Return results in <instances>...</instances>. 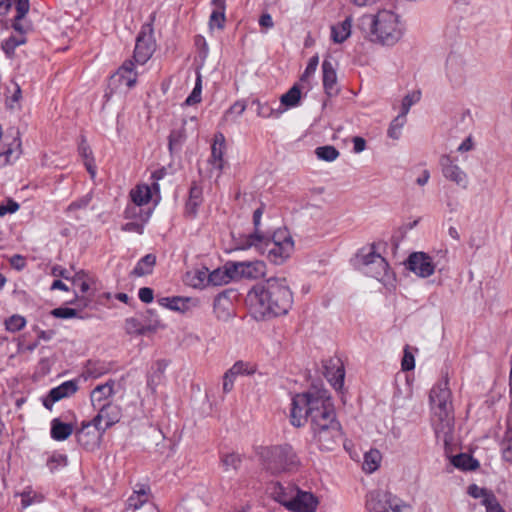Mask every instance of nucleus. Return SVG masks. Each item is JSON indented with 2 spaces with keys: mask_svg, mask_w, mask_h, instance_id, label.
Listing matches in <instances>:
<instances>
[{
  "mask_svg": "<svg viewBox=\"0 0 512 512\" xmlns=\"http://www.w3.org/2000/svg\"><path fill=\"white\" fill-rule=\"evenodd\" d=\"M113 380H109L104 384L97 385L90 393V401L94 408L102 406V402L108 400L114 394Z\"/></svg>",
  "mask_w": 512,
  "mask_h": 512,
  "instance_id": "nucleus-23",
  "label": "nucleus"
},
{
  "mask_svg": "<svg viewBox=\"0 0 512 512\" xmlns=\"http://www.w3.org/2000/svg\"><path fill=\"white\" fill-rule=\"evenodd\" d=\"M235 377L230 375L229 372H225L223 376V391L224 393H229L234 386Z\"/></svg>",
  "mask_w": 512,
  "mask_h": 512,
  "instance_id": "nucleus-64",
  "label": "nucleus"
},
{
  "mask_svg": "<svg viewBox=\"0 0 512 512\" xmlns=\"http://www.w3.org/2000/svg\"><path fill=\"white\" fill-rule=\"evenodd\" d=\"M72 284L84 295L87 294L94 283V280L84 271H79L71 278Z\"/></svg>",
  "mask_w": 512,
  "mask_h": 512,
  "instance_id": "nucleus-38",
  "label": "nucleus"
},
{
  "mask_svg": "<svg viewBox=\"0 0 512 512\" xmlns=\"http://www.w3.org/2000/svg\"><path fill=\"white\" fill-rule=\"evenodd\" d=\"M431 422L438 438L447 442L454 429V409L448 381L435 384L429 394Z\"/></svg>",
  "mask_w": 512,
  "mask_h": 512,
  "instance_id": "nucleus-4",
  "label": "nucleus"
},
{
  "mask_svg": "<svg viewBox=\"0 0 512 512\" xmlns=\"http://www.w3.org/2000/svg\"><path fill=\"white\" fill-rule=\"evenodd\" d=\"M226 151V140L222 133H217L214 137L213 144L211 146V157H210V164L212 165V168L215 169L218 173V175L221 174L224 165V154Z\"/></svg>",
  "mask_w": 512,
  "mask_h": 512,
  "instance_id": "nucleus-18",
  "label": "nucleus"
},
{
  "mask_svg": "<svg viewBox=\"0 0 512 512\" xmlns=\"http://www.w3.org/2000/svg\"><path fill=\"white\" fill-rule=\"evenodd\" d=\"M352 18L347 17L341 23L331 27V38L334 43H343L351 35Z\"/></svg>",
  "mask_w": 512,
  "mask_h": 512,
  "instance_id": "nucleus-27",
  "label": "nucleus"
},
{
  "mask_svg": "<svg viewBox=\"0 0 512 512\" xmlns=\"http://www.w3.org/2000/svg\"><path fill=\"white\" fill-rule=\"evenodd\" d=\"M247 302L257 320L286 315L293 305V293L284 277H271L255 285Z\"/></svg>",
  "mask_w": 512,
  "mask_h": 512,
  "instance_id": "nucleus-2",
  "label": "nucleus"
},
{
  "mask_svg": "<svg viewBox=\"0 0 512 512\" xmlns=\"http://www.w3.org/2000/svg\"><path fill=\"white\" fill-rule=\"evenodd\" d=\"M167 174V171L165 168H160L158 170H155L152 175H151V178L153 179V183H152V186L153 188L158 191L159 190V184H158V181L163 179Z\"/></svg>",
  "mask_w": 512,
  "mask_h": 512,
  "instance_id": "nucleus-63",
  "label": "nucleus"
},
{
  "mask_svg": "<svg viewBox=\"0 0 512 512\" xmlns=\"http://www.w3.org/2000/svg\"><path fill=\"white\" fill-rule=\"evenodd\" d=\"M149 499V488L141 487L136 490L127 500V506L130 509H140Z\"/></svg>",
  "mask_w": 512,
  "mask_h": 512,
  "instance_id": "nucleus-36",
  "label": "nucleus"
},
{
  "mask_svg": "<svg viewBox=\"0 0 512 512\" xmlns=\"http://www.w3.org/2000/svg\"><path fill=\"white\" fill-rule=\"evenodd\" d=\"M209 272L207 268L196 270L193 274L192 286L205 287L208 284Z\"/></svg>",
  "mask_w": 512,
  "mask_h": 512,
  "instance_id": "nucleus-53",
  "label": "nucleus"
},
{
  "mask_svg": "<svg viewBox=\"0 0 512 512\" xmlns=\"http://www.w3.org/2000/svg\"><path fill=\"white\" fill-rule=\"evenodd\" d=\"M142 325L143 323L139 321L137 318H127L125 320V331L129 335L141 336L143 335Z\"/></svg>",
  "mask_w": 512,
  "mask_h": 512,
  "instance_id": "nucleus-52",
  "label": "nucleus"
},
{
  "mask_svg": "<svg viewBox=\"0 0 512 512\" xmlns=\"http://www.w3.org/2000/svg\"><path fill=\"white\" fill-rule=\"evenodd\" d=\"M90 200H91V197L89 195H85L82 198L72 202L68 206L67 211L68 212H74V211L79 210V209H85L89 205Z\"/></svg>",
  "mask_w": 512,
  "mask_h": 512,
  "instance_id": "nucleus-59",
  "label": "nucleus"
},
{
  "mask_svg": "<svg viewBox=\"0 0 512 512\" xmlns=\"http://www.w3.org/2000/svg\"><path fill=\"white\" fill-rule=\"evenodd\" d=\"M256 454L262 468L271 475L294 472L301 465L296 452L288 444L260 446Z\"/></svg>",
  "mask_w": 512,
  "mask_h": 512,
  "instance_id": "nucleus-6",
  "label": "nucleus"
},
{
  "mask_svg": "<svg viewBox=\"0 0 512 512\" xmlns=\"http://www.w3.org/2000/svg\"><path fill=\"white\" fill-rule=\"evenodd\" d=\"M74 432V426L71 423H64L55 418L51 421V437L56 441L68 439Z\"/></svg>",
  "mask_w": 512,
  "mask_h": 512,
  "instance_id": "nucleus-26",
  "label": "nucleus"
},
{
  "mask_svg": "<svg viewBox=\"0 0 512 512\" xmlns=\"http://www.w3.org/2000/svg\"><path fill=\"white\" fill-rule=\"evenodd\" d=\"M255 371L256 369L254 366L243 361H237L230 369L227 370V372H229L230 375L234 376L235 378L239 375H251L255 373Z\"/></svg>",
  "mask_w": 512,
  "mask_h": 512,
  "instance_id": "nucleus-44",
  "label": "nucleus"
},
{
  "mask_svg": "<svg viewBox=\"0 0 512 512\" xmlns=\"http://www.w3.org/2000/svg\"><path fill=\"white\" fill-rule=\"evenodd\" d=\"M130 196L133 203L142 207L143 205L148 204L151 200V188L146 184L137 185L131 190Z\"/></svg>",
  "mask_w": 512,
  "mask_h": 512,
  "instance_id": "nucleus-32",
  "label": "nucleus"
},
{
  "mask_svg": "<svg viewBox=\"0 0 512 512\" xmlns=\"http://www.w3.org/2000/svg\"><path fill=\"white\" fill-rule=\"evenodd\" d=\"M415 367V358L410 351L409 346L404 348V355L401 361V368L403 371H411Z\"/></svg>",
  "mask_w": 512,
  "mask_h": 512,
  "instance_id": "nucleus-54",
  "label": "nucleus"
},
{
  "mask_svg": "<svg viewBox=\"0 0 512 512\" xmlns=\"http://www.w3.org/2000/svg\"><path fill=\"white\" fill-rule=\"evenodd\" d=\"M421 99V92L420 91H412L405 95V97L402 99L401 103V115L407 116L411 106L418 103Z\"/></svg>",
  "mask_w": 512,
  "mask_h": 512,
  "instance_id": "nucleus-46",
  "label": "nucleus"
},
{
  "mask_svg": "<svg viewBox=\"0 0 512 512\" xmlns=\"http://www.w3.org/2000/svg\"><path fill=\"white\" fill-rule=\"evenodd\" d=\"M30 8L29 0H16L15 3V9H16V16H15V23L14 28L16 30H20V27L18 25V21L23 19L25 15L28 13Z\"/></svg>",
  "mask_w": 512,
  "mask_h": 512,
  "instance_id": "nucleus-48",
  "label": "nucleus"
},
{
  "mask_svg": "<svg viewBox=\"0 0 512 512\" xmlns=\"http://www.w3.org/2000/svg\"><path fill=\"white\" fill-rule=\"evenodd\" d=\"M213 310L217 319L221 321H228L233 315L232 303L229 297L224 293L215 297Z\"/></svg>",
  "mask_w": 512,
  "mask_h": 512,
  "instance_id": "nucleus-24",
  "label": "nucleus"
},
{
  "mask_svg": "<svg viewBox=\"0 0 512 512\" xmlns=\"http://www.w3.org/2000/svg\"><path fill=\"white\" fill-rule=\"evenodd\" d=\"M22 154V143L19 136L14 137L4 151L0 153V167L16 162Z\"/></svg>",
  "mask_w": 512,
  "mask_h": 512,
  "instance_id": "nucleus-21",
  "label": "nucleus"
},
{
  "mask_svg": "<svg viewBox=\"0 0 512 512\" xmlns=\"http://www.w3.org/2000/svg\"><path fill=\"white\" fill-rule=\"evenodd\" d=\"M252 105L256 106L257 116L264 119L273 117L277 118L285 111V109L282 107L275 109L269 103L261 102L259 99H254L252 101Z\"/></svg>",
  "mask_w": 512,
  "mask_h": 512,
  "instance_id": "nucleus-30",
  "label": "nucleus"
},
{
  "mask_svg": "<svg viewBox=\"0 0 512 512\" xmlns=\"http://www.w3.org/2000/svg\"><path fill=\"white\" fill-rule=\"evenodd\" d=\"M229 262H227L223 269H215L209 274L208 284L213 286H221L228 284L231 280H234V273L230 272Z\"/></svg>",
  "mask_w": 512,
  "mask_h": 512,
  "instance_id": "nucleus-28",
  "label": "nucleus"
},
{
  "mask_svg": "<svg viewBox=\"0 0 512 512\" xmlns=\"http://www.w3.org/2000/svg\"><path fill=\"white\" fill-rule=\"evenodd\" d=\"M144 224L140 220L126 223L122 229L127 232L143 233Z\"/></svg>",
  "mask_w": 512,
  "mask_h": 512,
  "instance_id": "nucleus-60",
  "label": "nucleus"
},
{
  "mask_svg": "<svg viewBox=\"0 0 512 512\" xmlns=\"http://www.w3.org/2000/svg\"><path fill=\"white\" fill-rule=\"evenodd\" d=\"M19 204L12 200L8 199L6 204L0 205V217L5 216L6 214H13L19 210Z\"/></svg>",
  "mask_w": 512,
  "mask_h": 512,
  "instance_id": "nucleus-58",
  "label": "nucleus"
},
{
  "mask_svg": "<svg viewBox=\"0 0 512 512\" xmlns=\"http://www.w3.org/2000/svg\"><path fill=\"white\" fill-rule=\"evenodd\" d=\"M358 26L369 41L387 46L396 44L405 31L399 15L390 10H381L375 15H363Z\"/></svg>",
  "mask_w": 512,
  "mask_h": 512,
  "instance_id": "nucleus-3",
  "label": "nucleus"
},
{
  "mask_svg": "<svg viewBox=\"0 0 512 512\" xmlns=\"http://www.w3.org/2000/svg\"><path fill=\"white\" fill-rule=\"evenodd\" d=\"M319 64V57L318 55H315L309 59V62L305 68V71L303 72L301 76L302 81L308 80L317 70Z\"/></svg>",
  "mask_w": 512,
  "mask_h": 512,
  "instance_id": "nucleus-55",
  "label": "nucleus"
},
{
  "mask_svg": "<svg viewBox=\"0 0 512 512\" xmlns=\"http://www.w3.org/2000/svg\"><path fill=\"white\" fill-rule=\"evenodd\" d=\"M202 201V188L196 184H193L189 191L188 201L186 202V214L191 218H195L198 212V208L202 204Z\"/></svg>",
  "mask_w": 512,
  "mask_h": 512,
  "instance_id": "nucleus-25",
  "label": "nucleus"
},
{
  "mask_svg": "<svg viewBox=\"0 0 512 512\" xmlns=\"http://www.w3.org/2000/svg\"><path fill=\"white\" fill-rule=\"evenodd\" d=\"M122 408L120 405L107 402L103 404L97 415L93 418L95 425H100L101 430H107L121 420Z\"/></svg>",
  "mask_w": 512,
  "mask_h": 512,
  "instance_id": "nucleus-14",
  "label": "nucleus"
},
{
  "mask_svg": "<svg viewBox=\"0 0 512 512\" xmlns=\"http://www.w3.org/2000/svg\"><path fill=\"white\" fill-rule=\"evenodd\" d=\"M105 430L100 425L94 424V419L83 421L75 430L77 442L86 450L93 451L100 446Z\"/></svg>",
  "mask_w": 512,
  "mask_h": 512,
  "instance_id": "nucleus-10",
  "label": "nucleus"
},
{
  "mask_svg": "<svg viewBox=\"0 0 512 512\" xmlns=\"http://www.w3.org/2000/svg\"><path fill=\"white\" fill-rule=\"evenodd\" d=\"M325 376L334 388L340 389L344 383V368L339 359L330 360L329 365H325Z\"/></svg>",
  "mask_w": 512,
  "mask_h": 512,
  "instance_id": "nucleus-20",
  "label": "nucleus"
},
{
  "mask_svg": "<svg viewBox=\"0 0 512 512\" xmlns=\"http://www.w3.org/2000/svg\"><path fill=\"white\" fill-rule=\"evenodd\" d=\"M245 110L246 102L244 100H238L225 111L222 119L226 123L236 122L238 118L245 112Z\"/></svg>",
  "mask_w": 512,
  "mask_h": 512,
  "instance_id": "nucleus-39",
  "label": "nucleus"
},
{
  "mask_svg": "<svg viewBox=\"0 0 512 512\" xmlns=\"http://www.w3.org/2000/svg\"><path fill=\"white\" fill-rule=\"evenodd\" d=\"M139 299L144 303H151L153 301V290L148 287H143L139 289L138 292Z\"/></svg>",
  "mask_w": 512,
  "mask_h": 512,
  "instance_id": "nucleus-62",
  "label": "nucleus"
},
{
  "mask_svg": "<svg viewBox=\"0 0 512 512\" xmlns=\"http://www.w3.org/2000/svg\"><path fill=\"white\" fill-rule=\"evenodd\" d=\"M78 390V384L75 380H68L63 382L57 387H54L50 390L47 397L43 400V405L45 408L51 410L53 405L60 401L63 398L70 397L74 395Z\"/></svg>",
  "mask_w": 512,
  "mask_h": 512,
  "instance_id": "nucleus-16",
  "label": "nucleus"
},
{
  "mask_svg": "<svg viewBox=\"0 0 512 512\" xmlns=\"http://www.w3.org/2000/svg\"><path fill=\"white\" fill-rule=\"evenodd\" d=\"M408 268L417 276L427 278L435 271L432 258L424 252H414L408 258Z\"/></svg>",
  "mask_w": 512,
  "mask_h": 512,
  "instance_id": "nucleus-15",
  "label": "nucleus"
},
{
  "mask_svg": "<svg viewBox=\"0 0 512 512\" xmlns=\"http://www.w3.org/2000/svg\"><path fill=\"white\" fill-rule=\"evenodd\" d=\"M155 264L156 256L154 254H147L137 262L132 274L137 277L149 275L153 272Z\"/></svg>",
  "mask_w": 512,
  "mask_h": 512,
  "instance_id": "nucleus-29",
  "label": "nucleus"
},
{
  "mask_svg": "<svg viewBox=\"0 0 512 512\" xmlns=\"http://www.w3.org/2000/svg\"><path fill=\"white\" fill-rule=\"evenodd\" d=\"M26 325V319L18 314L12 315L5 321V327L9 332H17Z\"/></svg>",
  "mask_w": 512,
  "mask_h": 512,
  "instance_id": "nucleus-47",
  "label": "nucleus"
},
{
  "mask_svg": "<svg viewBox=\"0 0 512 512\" xmlns=\"http://www.w3.org/2000/svg\"><path fill=\"white\" fill-rule=\"evenodd\" d=\"M452 464L462 470H474L478 467V462L468 454H459L452 458Z\"/></svg>",
  "mask_w": 512,
  "mask_h": 512,
  "instance_id": "nucleus-40",
  "label": "nucleus"
},
{
  "mask_svg": "<svg viewBox=\"0 0 512 512\" xmlns=\"http://www.w3.org/2000/svg\"><path fill=\"white\" fill-rule=\"evenodd\" d=\"M51 314L56 318L69 319L77 316V311L72 308L59 307L52 310Z\"/></svg>",
  "mask_w": 512,
  "mask_h": 512,
  "instance_id": "nucleus-57",
  "label": "nucleus"
},
{
  "mask_svg": "<svg viewBox=\"0 0 512 512\" xmlns=\"http://www.w3.org/2000/svg\"><path fill=\"white\" fill-rule=\"evenodd\" d=\"M290 422L294 427L309 423L312 438L340 425L331 397L323 390L295 395L291 403Z\"/></svg>",
  "mask_w": 512,
  "mask_h": 512,
  "instance_id": "nucleus-1",
  "label": "nucleus"
},
{
  "mask_svg": "<svg viewBox=\"0 0 512 512\" xmlns=\"http://www.w3.org/2000/svg\"><path fill=\"white\" fill-rule=\"evenodd\" d=\"M159 304L169 310L177 311V312H185L188 310L189 299L173 296V297H163L158 300Z\"/></svg>",
  "mask_w": 512,
  "mask_h": 512,
  "instance_id": "nucleus-31",
  "label": "nucleus"
},
{
  "mask_svg": "<svg viewBox=\"0 0 512 512\" xmlns=\"http://www.w3.org/2000/svg\"><path fill=\"white\" fill-rule=\"evenodd\" d=\"M406 121L407 119L404 115L399 114L397 117H395L388 128V136L394 140H398L401 136V131L406 124Z\"/></svg>",
  "mask_w": 512,
  "mask_h": 512,
  "instance_id": "nucleus-43",
  "label": "nucleus"
},
{
  "mask_svg": "<svg viewBox=\"0 0 512 512\" xmlns=\"http://www.w3.org/2000/svg\"><path fill=\"white\" fill-rule=\"evenodd\" d=\"M247 247H256L266 253L267 258L276 265L289 259L295 249L293 237L285 228L277 229L271 238L258 232L251 234L247 239Z\"/></svg>",
  "mask_w": 512,
  "mask_h": 512,
  "instance_id": "nucleus-5",
  "label": "nucleus"
},
{
  "mask_svg": "<svg viewBox=\"0 0 512 512\" xmlns=\"http://www.w3.org/2000/svg\"><path fill=\"white\" fill-rule=\"evenodd\" d=\"M300 97V89L296 85H294L285 94L281 96V105H284L286 107H295L299 103Z\"/></svg>",
  "mask_w": 512,
  "mask_h": 512,
  "instance_id": "nucleus-42",
  "label": "nucleus"
},
{
  "mask_svg": "<svg viewBox=\"0 0 512 512\" xmlns=\"http://www.w3.org/2000/svg\"><path fill=\"white\" fill-rule=\"evenodd\" d=\"M439 162L442 174L447 180L463 189L468 187L469 178L467 173L459 165L454 163L449 155H442Z\"/></svg>",
  "mask_w": 512,
  "mask_h": 512,
  "instance_id": "nucleus-13",
  "label": "nucleus"
},
{
  "mask_svg": "<svg viewBox=\"0 0 512 512\" xmlns=\"http://www.w3.org/2000/svg\"><path fill=\"white\" fill-rule=\"evenodd\" d=\"M201 92H202V80L201 75L198 74L196 78V83L194 89L191 94L186 98L185 103L187 105H194L201 101Z\"/></svg>",
  "mask_w": 512,
  "mask_h": 512,
  "instance_id": "nucleus-51",
  "label": "nucleus"
},
{
  "mask_svg": "<svg viewBox=\"0 0 512 512\" xmlns=\"http://www.w3.org/2000/svg\"><path fill=\"white\" fill-rule=\"evenodd\" d=\"M124 215L126 219L140 220L142 223H146L151 216V210H144L141 206L132 203L126 207Z\"/></svg>",
  "mask_w": 512,
  "mask_h": 512,
  "instance_id": "nucleus-35",
  "label": "nucleus"
},
{
  "mask_svg": "<svg viewBox=\"0 0 512 512\" xmlns=\"http://www.w3.org/2000/svg\"><path fill=\"white\" fill-rule=\"evenodd\" d=\"M323 87L328 96H335L339 92L337 73L333 63L325 59L322 63Z\"/></svg>",
  "mask_w": 512,
  "mask_h": 512,
  "instance_id": "nucleus-19",
  "label": "nucleus"
},
{
  "mask_svg": "<svg viewBox=\"0 0 512 512\" xmlns=\"http://www.w3.org/2000/svg\"><path fill=\"white\" fill-rule=\"evenodd\" d=\"M229 267L235 279H258L266 274V264L261 260L229 261Z\"/></svg>",
  "mask_w": 512,
  "mask_h": 512,
  "instance_id": "nucleus-12",
  "label": "nucleus"
},
{
  "mask_svg": "<svg viewBox=\"0 0 512 512\" xmlns=\"http://www.w3.org/2000/svg\"><path fill=\"white\" fill-rule=\"evenodd\" d=\"M271 496L289 512H316L319 506V499L314 493L291 483H275L271 488Z\"/></svg>",
  "mask_w": 512,
  "mask_h": 512,
  "instance_id": "nucleus-7",
  "label": "nucleus"
},
{
  "mask_svg": "<svg viewBox=\"0 0 512 512\" xmlns=\"http://www.w3.org/2000/svg\"><path fill=\"white\" fill-rule=\"evenodd\" d=\"M220 462L225 471H236L242 463V456L237 452H226L220 457Z\"/></svg>",
  "mask_w": 512,
  "mask_h": 512,
  "instance_id": "nucleus-37",
  "label": "nucleus"
},
{
  "mask_svg": "<svg viewBox=\"0 0 512 512\" xmlns=\"http://www.w3.org/2000/svg\"><path fill=\"white\" fill-rule=\"evenodd\" d=\"M114 77H117L120 84L128 88L135 86L137 82V72L135 71V62L126 60L117 70Z\"/></svg>",
  "mask_w": 512,
  "mask_h": 512,
  "instance_id": "nucleus-22",
  "label": "nucleus"
},
{
  "mask_svg": "<svg viewBox=\"0 0 512 512\" xmlns=\"http://www.w3.org/2000/svg\"><path fill=\"white\" fill-rule=\"evenodd\" d=\"M502 456L507 462L512 463V440H505L502 444Z\"/></svg>",
  "mask_w": 512,
  "mask_h": 512,
  "instance_id": "nucleus-61",
  "label": "nucleus"
},
{
  "mask_svg": "<svg viewBox=\"0 0 512 512\" xmlns=\"http://www.w3.org/2000/svg\"><path fill=\"white\" fill-rule=\"evenodd\" d=\"M342 440V428L341 425L328 429V431L319 434L312 438L313 443L321 451H333L336 449Z\"/></svg>",
  "mask_w": 512,
  "mask_h": 512,
  "instance_id": "nucleus-17",
  "label": "nucleus"
},
{
  "mask_svg": "<svg viewBox=\"0 0 512 512\" xmlns=\"http://www.w3.org/2000/svg\"><path fill=\"white\" fill-rule=\"evenodd\" d=\"M25 43V38L24 36L20 35L18 37L16 36H11L9 37L7 40H5V42L3 43L2 45V49L4 50V52L7 54V55H11L14 53V50Z\"/></svg>",
  "mask_w": 512,
  "mask_h": 512,
  "instance_id": "nucleus-50",
  "label": "nucleus"
},
{
  "mask_svg": "<svg viewBox=\"0 0 512 512\" xmlns=\"http://www.w3.org/2000/svg\"><path fill=\"white\" fill-rule=\"evenodd\" d=\"M468 494L475 499H480L482 505L484 500L490 498L493 495L490 490L479 487L476 484H472L468 487Z\"/></svg>",
  "mask_w": 512,
  "mask_h": 512,
  "instance_id": "nucleus-49",
  "label": "nucleus"
},
{
  "mask_svg": "<svg viewBox=\"0 0 512 512\" xmlns=\"http://www.w3.org/2000/svg\"><path fill=\"white\" fill-rule=\"evenodd\" d=\"M381 460V453L377 449H371L364 454L362 468L366 473H373L379 468Z\"/></svg>",
  "mask_w": 512,
  "mask_h": 512,
  "instance_id": "nucleus-33",
  "label": "nucleus"
},
{
  "mask_svg": "<svg viewBox=\"0 0 512 512\" xmlns=\"http://www.w3.org/2000/svg\"><path fill=\"white\" fill-rule=\"evenodd\" d=\"M215 10L210 15V26L223 28L225 22V0H213Z\"/></svg>",
  "mask_w": 512,
  "mask_h": 512,
  "instance_id": "nucleus-34",
  "label": "nucleus"
},
{
  "mask_svg": "<svg viewBox=\"0 0 512 512\" xmlns=\"http://www.w3.org/2000/svg\"><path fill=\"white\" fill-rule=\"evenodd\" d=\"M483 506L485 507L486 512H506L494 494L490 498L484 500Z\"/></svg>",
  "mask_w": 512,
  "mask_h": 512,
  "instance_id": "nucleus-56",
  "label": "nucleus"
},
{
  "mask_svg": "<svg viewBox=\"0 0 512 512\" xmlns=\"http://www.w3.org/2000/svg\"><path fill=\"white\" fill-rule=\"evenodd\" d=\"M365 507L368 512H402L408 505L384 490H373L366 495Z\"/></svg>",
  "mask_w": 512,
  "mask_h": 512,
  "instance_id": "nucleus-9",
  "label": "nucleus"
},
{
  "mask_svg": "<svg viewBox=\"0 0 512 512\" xmlns=\"http://www.w3.org/2000/svg\"><path fill=\"white\" fill-rule=\"evenodd\" d=\"M315 155L319 160L333 162L339 157L340 153L334 146L325 145L317 147L315 149Z\"/></svg>",
  "mask_w": 512,
  "mask_h": 512,
  "instance_id": "nucleus-41",
  "label": "nucleus"
},
{
  "mask_svg": "<svg viewBox=\"0 0 512 512\" xmlns=\"http://www.w3.org/2000/svg\"><path fill=\"white\" fill-rule=\"evenodd\" d=\"M155 51V41L153 39V28L151 24L142 27L136 39L133 59L139 65H144Z\"/></svg>",
  "mask_w": 512,
  "mask_h": 512,
  "instance_id": "nucleus-11",
  "label": "nucleus"
},
{
  "mask_svg": "<svg viewBox=\"0 0 512 512\" xmlns=\"http://www.w3.org/2000/svg\"><path fill=\"white\" fill-rule=\"evenodd\" d=\"M185 139L184 127L172 130L169 136V149L171 151L180 149Z\"/></svg>",
  "mask_w": 512,
  "mask_h": 512,
  "instance_id": "nucleus-45",
  "label": "nucleus"
},
{
  "mask_svg": "<svg viewBox=\"0 0 512 512\" xmlns=\"http://www.w3.org/2000/svg\"><path fill=\"white\" fill-rule=\"evenodd\" d=\"M357 263L364 274L380 282L384 283L392 276L387 261L375 251L374 245L368 249H362L357 254Z\"/></svg>",
  "mask_w": 512,
  "mask_h": 512,
  "instance_id": "nucleus-8",
  "label": "nucleus"
}]
</instances>
